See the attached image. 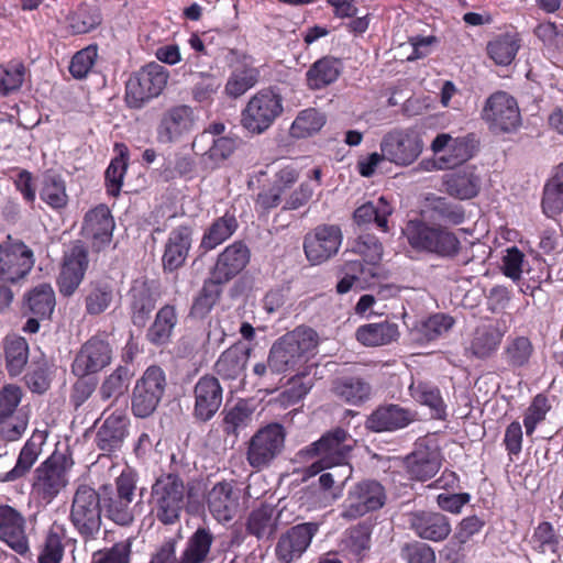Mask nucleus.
<instances>
[{
    "label": "nucleus",
    "instance_id": "393cba45",
    "mask_svg": "<svg viewBox=\"0 0 563 563\" xmlns=\"http://www.w3.org/2000/svg\"><path fill=\"white\" fill-rule=\"evenodd\" d=\"M206 501L208 510L217 521L228 522L238 512L240 493L232 482H219L207 493Z\"/></svg>",
    "mask_w": 563,
    "mask_h": 563
},
{
    "label": "nucleus",
    "instance_id": "2eb2a0df",
    "mask_svg": "<svg viewBox=\"0 0 563 563\" xmlns=\"http://www.w3.org/2000/svg\"><path fill=\"white\" fill-rule=\"evenodd\" d=\"M422 151V132L416 126L407 130H394L380 142V152L386 161L407 166L413 163Z\"/></svg>",
    "mask_w": 563,
    "mask_h": 563
},
{
    "label": "nucleus",
    "instance_id": "72a5a7b5",
    "mask_svg": "<svg viewBox=\"0 0 563 563\" xmlns=\"http://www.w3.org/2000/svg\"><path fill=\"white\" fill-rule=\"evenodd\" d=\"M393 212V205L385 196H382L357 207L353 213V220L360 227L374 223L379 231L387 233L389 232V217Z\"/></svg>",
    "mask_w": 563,
    "mask_h": 563
},
{
    "label": "nucleus",
    "instance_id": "49530a36",
    "mask_svg": "<svg viewBox=\"0 0 563 563\" xmlns=\"http://www.w3.org/2000/svg\"><path fill=\"white\" fill-rule=\"evenodd\" d=\"M25 308L37 318H47L55 307V292L49 284L32 288L24 297Z\"/></svg>",
    "mask_w": 563,
    "mask_h": 563
},
{
    "label": "nucleus",
    "instance_id": "473e14b6",
    "mask_svg": "<svg viewBox=\"0 0 563 563\" xmlns=\"http://www.w3.org/2000/svg\"><path fill=\"white\" fill-rule=\"evenodd\" d=\"M505 333L499 322L481 324L473 332L470 351L477 358H488L499 349Z\"/></svg>",
    "mask_w": 563,
    "mask_h": 563
},
{
    "label": "nucleus",
    "instance_id": "774afa93",
    "mask_svg": "<svg viewBox=\"0 0 563 563\" xmlns=\"http://www.w3.org/2000/svg\"><path fill=\"white\" fill-rule=\"evenodd\" d=\"M97 56V47L93 45H89L77 52L73 56L69 65V73L71 76L76 79L86 78L91 70Z\"/></svg>",
    "mask_w": 563,
    "mask_h": 563
},
{
    "label": "nucleus",
    "instance_id": "f8f14e48",
    "mask_svg": "<svg viewBox=\"0 0 563 563\" xmlns=\"http://www.w3.org/2000/svg\"><path fill=\"white\" fill-rule=\"evenodd\" d=\"M384 486L374 479H365L353 485L342 504L341 517L355 520L368 512L376 511L386 503Z\"/></svg>",
    "mask_w": 563,
    "mask_h": 563
},
{
    "label": "nucleus",
    "instance_id": "ddd939ff",
    "mask_svg": "<svg viewBox=\"0 0 563 563\" xmlns=\"http://www.w3.org/2000/svg\"><path fill=\"white\" fill-rule=\"evenodd\" d=\"M33 251L22 241L7 240L0 242V282L16 284L23 280L34 266Z\"/></svg>",
    "mask_w": 563,
    "mask_h": 563
},
{
    "label": "nucleus",
    "instance_id": "7ed1b4c3",
    "mask_svg": "<svg viewBox=\"0 0 563 563\" xmlns=\"http://www.w3.org/2000/svg\"><path fill=\"white\" fill-rule=\"evenodd\" d=\"M354 440L349 432L336 428L322 435L306 449V453L317 460L310 465L312 475L325 468L350 465L346 461L353 448Z\"/></svg>",
    "mask_w": 563,
    "mask_h": 563
},
{
    "label": "nucleus",
    "instance_id": "9b49d317",
    "mask_svg": "<svg viewBox=\"0 0 563 563\" xmlns=\"http://www.w3.org/2000/svg\"><path fill=\"white\" fill-rule=\"evenodd\" d=\"M22 389L16 385H5L0 389V438L7 442L18 441L29 424V415L19 405Z\"/></svg>",
    "mask_w": 563,
    "mask_h": 563
},
{
    "label": "nucleus",
    "instance_id": "58836bf2",
    "mask_svg": "<svg viewBox=\"0 0 563 563\" xmlns=\"http://www.w3.org/2000/svg\"><path fill=\"white\" fill-rule=\"evenodd\" d=\"M355 336L364 346H383L397 341L399 329L389 321L367 323L357 328Z\"/></svg>",
    "mask_w": 563,
    "mask_h": 563
},
{
    "label": "nucleus",
    "instance_id": "412c9836",
    "mask_svg": "<svg viewBox=\"0 0 563 563\" xmlns=\"http://www.w3.org/2000/svg\"><path fill=\"white\" fill-rule=\"evenodd\" d=\"M114 220L106 205L89 210L84 218L81 234L95 251H101L112 240Z\"/></svg>",
    "mask_w": 563,
    "mask_h": 563
},
{
    "label": "nucleus",
    "instance_id": "a18cd8bd",
    "mask_svg": "<svg viewBox=\"0 0 563 563\" xmlns=\"http://www.w3.org/2000/svg\"><path fill=\"white\" fill-rule=\"evenodd\" d=\"M239 224L234 214L225 213L212 222L205 232L200 246L205 251H211L230 239Z\"/></svg>",
    "mask_w": 563,
    "mask_h": 563
},
{
    "label": "nucleus",
    "instance_id": "c03bdc74",
    "mask_svg": "<svg viewBox=\"0 0 563 563\" xmlns=\"http://www.w3.org/2000/svg\"><path fill=\"white\" fill-rule=\"evenodd\" d=\"M363 258L365 268H376L377 278L379 277V262L383 257V244L376 235L371 233L360 234L347 250Z\"/></svg>",
    "mask_w": 563,
    "mask_h": 563
},
{
    "label": "nucleus",
    "instance_id": "5fc2aeb1",
    "mask_svg": "<svg viewBox=\"0 0 563 563\" xmlns=\"http://www.w3.org/2000/svg\"><path fill=\"white\" fill-rule=\"evenodd\" d=\"M7 369L11 376L22 373L29 357V345L24 338H7L4 344Z\"/></svg>",
    "mask_w": 563,
    "mask_h": 563
},
{
    "label": "nucleus",
    "instance_id": "bf43d9fd",
    "mask_svg": "<svg viewBox=\"0 0 563 563\" xmlns=\"http://www.w3.org/2000/svg\"><path fill=\"white\" fill-rule=\"evenodd\" d=\"M26 75V67L21 62H10L0 66V97L16 92L22 87Z\"/></svg>",
    "mask_w": 563,
    "mask_h": 563
},
{
    "label": "nucleus",
    "instance_id": "864d4df0",
    "mask_svg": "<svg viewBox=\"0 0 563 563\" xmlns=\"http://www.w3.org/2000/svg\"><path fill=\"white\" fill-rule=\"evenodd\" d=\"M371 530L362 523L349 529L341 542V551L354 561H361L369 549Z\"/></svg>",
    "mask_w": 563,
    "mask_h": 563
},
{
    "label": "nucleus",
    "instance_id": "4468645a",
    "mask_svg": "<svg viewBox=\"0 0 563 563\" xmlns=\"http://www.w3.org/2000/svg\"><path fill=\"white\" fill-rule=\"evenodd\" d=\"M165 385L163 369L158 366H150L133 388L131 409L134 416L139 418L151 416L163 397Z\"/></svg>",
    "mask_w": 563,
    "mask_h": 563
},
{
    "label": "nucleus",
    "instance_id": "a19ab883",
    "mask_svg": "<svg viewBox=\"0 0 563 563\" xmlns=\"http://www.w3.org/2000/svg\"><path fill=\"white\" fill-rule=\"evenodd\" d=\"M118 291L109 282L90 283L85 296V309L89 316L103 313L117 300Z\"/></svg>",
    "mask_w": 563,
    "mask_h": 563
},
{
    "label": "nucleus",
    "instance_id": "4be33fe9",
    "mask_svg": "<svg viewBox=\"0 0 563 563\" xmlns=\"http://www.w3.org/2000/svg\"><path fill=\"white\" fill-rule=\"evenodd\" d=\"M318 530L317 522H305L290 528L277 542V559L283 563H291L299 559L307 551Z\"/></svg>",
    "mask_w": 563,
    "mask_h": 563
},
{
    "label": "nucleus",
    "instance_id": "a211bd4d",
    "mask_svg": "<svg viewBox=\"0 0 563 563\" xmlns=\"http://www.w3.org/2000/svg\"><path fill=\"white\" fill-rule=\"evenodd\" d=\"M112 355V346L106 339L92 336L77 352L71 363V373L77 377L97 374L110 365Z\"/></svg>",
    "mask_w": 563,
    "mask_h": 563
},
{
    "label": "nucleus",
    "instance_id": "4c0bfd02",
    "mask_svg": "<svg viewBox=\"0 0 563 563\" xmlns=\"http://www.w3.org/2000/svg\"><path fill=\"white\" fill-rule=\"evenodd\" d=\"M344 276L336 285L339 294H346L352 288L365 289L376 284V268H365L360 261H347L343 268Z\"/></svg>",
    "mask_w": 563,
    "mask_h": 563
},
{
    "label": "nucleus",
    "instance_id": "a878e982",
    "mask_svg": "<svg viewBox=\"0 0 563 563\" xmlns=\"http://www.w3.org/2000/svg\"><path fill=\"white\" fill-rule=\"evenodd\" d=\"M194 416L200 421L210 420L222 404V388L218 378L202 376L195 386Z\"/></svg>",
    "mask_w": 563,
    "mask_h": 563
},
{
    "label": "nucleus",
    "instance_id": "ea45409f",
    "mask_svg": "<svg viewBox=\"0 0 563 563\" xmlns=\"http://www.w3.org/2000/svg\"><path fill=\"white\" fill-rule=\"evenodd\" d=\"M177 321L176 308L172 305L163 306L157 311L154 322L147 330V340L157 346L169 343Z\"/></svg>",
    "mask_w": 563,
    "mask_h": 563
},
{
    "label": "nucleus",
    "instance_id": "1a4fd4ad",
    "mask_svg": "<svg viewBox=\"0 0 563 563\" xmlns=\"http://www.w3.org/2000/svg\"><path fill=\"white\" fill-rule=\"evenodd\" d=\"M482 119L495 134L516 132L521 125L517 100L506 91L490 95L482 109Z\"/></svg>",
    "mask_w": 563,
    "mask_h": 563
},
{
    "label": "nucleus",
    "instance_id": "c85d7f7f",
    "mask_svg": "<svg viewBox=\"0 0 563 563\" xmlns=\"http://www.w3.org/2000/svg\"><path fill=\"white\" fill-rule=\"evenodd\" d=\"M46 441V433L44 431H34L31 438L22 446L16 463L12 470L0 475V482H14L24 477L36 463L41 452L42 445Z\"/></svg>",
    "mask_w": 563,
    "mask_h": 563
},
{
    "label": "nucleus",
    "instance_id": "338daca9",
    "mask_svg": "<svg viewBox=\"0 0 563 563\" xmlns=\"http://www.w3.org/2000/svg\"><path fill=\"white\" fill-rule=\"evenodd\" d=\"M550 409L551 405L549 404V399L545 395L538 394L532 399L523 418V424L528 435H531L534 432L536 427L545 419Z\"/></svg>",
    "mask_w": 563,
    "mask_h": 563
},
{
    "label": "nucleus",
    "instance_id": "13d9d810",
    "mask_svg": "<svg viewBox=\"0 0 563 563\" xmlns=\"http://www.w3.org/2000/svg\"><path fill=\"white\" fill-rule=\"evenodd\" d=\"M519 49V43L516 35L503 34L490 41L487 45V52L490 58L497 65H509Z\"/></svg>",
    "mask_w": 563,
    "mask_h": 563
},
{
    "label": "nucleus",
    "instance_id": "8fccbe9b",
    "mask_svg": "<svg viewBox=\"0 0 563 563\" xmlns=\"http://www.w3.org/2000/svg\"><path fill=\"white\" fill-rule=\"evenodd\" d=\"M40 198L53 210L64 209L68 203L64 178L57 174H46L41 183Z\"/></svg>",
    "mask_w": 563,
    "mask_h": 563
},
{
    "label": "nucleus",
    "instance_id": "9d476101",
    "mask_svg": "<svg viewBox=\"0 0 563 563\" xmlns=\"http://www.w3.org/2000/svg\"><path fill=\"white\" fill-rule=\"evenodd\" d=\"M285 430L279 423H269L257 430L247 442L246 461L261 471L272 464L282 453L285 444Z\"/></svg>",
    "mask_w": 563,
    "mask_h": 563
},
{
    "label": "nucleus",
    "instance_id": "09e8293b",
    "mask_svg": "<svg viewBox=\"0 0 563 563\" xmlns=\"http://www.w3.org/2000/svg\"><path fill=\"white\" fill-rule=\"evenodd\" d=\"M253 408L246 400L240 399L233 407L222 411V430L227 435L238 438L252 421Z\"/></svg>",
    "mask_w": 563,
    "mask_h": 563
},
{
    "label": "nucleus",
    "instance_id": "f3484780",
    "mask_svg": "<svg viewBox=\"0 0 563 563\" xmlns=\"http://www.w3.org/2000/svg\"><path fill=\"white\" fill-rule=\"evenodd\" d=\"M343 233L338 224H320L306 234L303 251L312 265H319L339 252Z\"/></svg>",
    "mask_w": 563,
    "mask_h": 563
},
{
    "label": "nucleus",
    "instance_id": "b1692460",
    "mask_svg": "<svg viewBox=\"0 0 563 563\" xmlns=\"http://www.w3.org/2000/svg\"><path fill=\"white\" fill-rule=\"evenodd\" d=\"M250 262V250L242 242L227 246L219 255L210 279L219 285L225 284L239 275Z\"/></svg>",
    "mask_w": 563,
    "mask_h": 563
},
{
    "label": "nucleus",
    "instance_id": "603ef678",
    "mask_svg": "<svg viewBox=\"0 0 563 563\" xmlns=\"http://www.w3.org/2000/svg\"><path fill=\"white\" fill-rule=\"evenodd\" d=\"M274 514L275 510L269 505H262L254 509L247 518L246 529L249 533L257 539H269L277 527Z\"/></svg>",
    "mask_w": 563,
    "mask_h": 563
},
{
    "label": "nucleus",
    "instance_id": "69168bd1",
    "mask_svg": "<svg viewBox=\"0 0 563 563\" xmlns=\"http://www.w3.org/2000/svg\"><path fill=\"white\" fill-rule=\"evenodd\" d=\"M532 542L534 550L539 553H545L550 551L555 556H559V539L553 526L550 522L543 521L538 525L532 536Z\"/></svg>",
    "mask_w": 563,
    "mask_h": 563
},
{
    "label": "nucleus",
    "instance_id": "6e6d98bb",
    "mask_svg": "<svg viewBox=\"0 0 563 563\" xmlns=\"http://www.w3.org/2000/svg\"><path fill=\"white\" fill-rule=\"evenodd\" d=\"M325 123L323 113L314 108H308L298 113L290 126L292 136L303 139L321 130Z\"/></svg>",
    "mask_w": 563,
    "mask_h": 563
},
{
    "label": "nucleus",
    "instance_id": "bb28decb",
    "mask_svg": "<svg viewBox=\"0 0 563 563\" xmlns=\"http://www.w3.org/2000/svg\"><path fill=\"white\" fill-rule=\"evenodd\" d=\"M443 185L451 197L467 200L478 195L482 178L475 165H463L444 175Z\"/></svg>",
    "mask_w": 563,
    "mask_h": 563
},
{
    "label": "nucleus",
    "instance_id": "c9c22d12",
    "mask_svg": "<svg viewBox=\"0 0 563 563\" xmlns=\"http://www.w3.org/2000/svg\"><path fill=\"white\" fill-rule=\"evenodd\" d=\"M191 245V230L188 227L174 229L166 243L163 255L165 269L174 271L181 266L188 255Z\"/></svg>",
    "mask_w": 563,
    "mask_h": 563
},
{
    "label": "nucleus",
    "instance_id": "4d7b16f0",
    "mask_svg": "<svg viewBox=\"0 0 563 563\" xmlns=\"http://www.w3.org/2000/svg\"><path fill=\"white\" fill-rule=\"evenodd\" d=\"M338 468L332 472L322 473L318 483L320 488L328 494L330 503L339 499L342 496L344 485L346 481L352 476V466L342 465L336 466Z\"/></svg>",
    "mask_w": 563,
    "mask_h": 563
},
{
    "label": "nucleus",
    "instance_id": "680f3d73",
    "mask_svg": "<svg viewBox=\"0 0 563 563\" xmlns=\"http://www.w3.org/2000/svg\"><path fill=\"white\" fill-rule=\"evenodd\" d=\"M131 372L126 366H118L109 376H107L99 389L102 400L118 398L128 388Z\"/></svg>",
    "mask_w": 563,
    "mask_h": 563
},
{
    "label": "nucleus",
    "instance_id": "7c9ffc66",
    "mask_svg": "<svg viewBox=\"0 0 563 563\" xmlns=\"http://www.w3.org/2000/svg\"><path fill=\"white\" fill-rule=\"evenodd\" d=\"M343 62L334 56H323L306 71V86L310 90H322L334 84L343 71Z\"/></svg>",
    "mask_w": 563,
    "mask_h": 563
},
{
    "label": "nucleus",
    "instance_id": "37998d69",
    "mask_svg": "<svg viewBox=\"0 0 563 563\" xmlns=\"http://www.w3.org/2000/svg\"><path fill=\"white\" fill-rule=\"evenodd\" d=\"M332 391L350 405H361L369 399L371 385L360 377H341L332 386Z\"/></svg>",
    "mask_w": 563,
    "mask_h": 563
},
{
    "label": "nucleus",
    "instance_id": "79ce46f5",
    "mask_svg": "<svg viewBox=\"0 0 563 563\" xmlns=\"http://www.w3.org/2000/svg\"><path fill=\"white\" fill-rule=\"evenodd\" d=\"M534 353L531 340L525 335L509 336L501 352V358L512 369L527 367Z\"/></svg>",
    "mask_w": 563,
    "mask_h": 563
},
{
    "label": "nucleus",
    "instance_id": "052dcab7",
    "mask_svg": "<svg viewBox=\"0 0 563 563\" xmlns=\"http://www.w3.org/2000/svg\"><path fill=\"white\" fill-rule=\"evenodd\" d=\"M221 294L220 285L208 279L203 283V286L190 308V316L194 318H205L213 308Z\"/></svg>",
    "mask_w": 563,
    "mask_h": 563
},
{
    "label": "nucleus",
    "instance_id": "f704fd0d",
    "mask_svg": "<svg viewBox=\"0 0 563 563\" xmlns=\"http://www.w3.org/2000/svg\"><path fill=\"white\" fill-rule=\"evenodd\" d=\"M250 350L242 345H232L221 353L214 364L216 373L224 380L244 377Z\"/></svg>",
    "mask_w": 563,
    "mask_h": 563
},
{
    "label": "nucleus",
    "instance_id": "6ab92c4d",
    "mask_svg": "<svg viewBox=\"0 0 563 563\" xmlns=\"http://www.w3.org/2000/svg\"><path fill=\"white\" fill-rule=\"evenodd\" d=\"M196 124L195 111L187 104H178L167 109L156 126V140L162 144L179 141L192 132Z\"/></svg>",
    "mask_w": 563,
    "mask_h": 563
},
{
    "label": "nucleus",
    "instance_id": "0e129e2a",
    "mask_svg": "<svg viewBox=\"0 0 563 563\" xmlns=\"http://www.w3.org/2000/svg\"><path fill=\"white\" fill-rule=\"evenodd\" d=\"M62 538V529L53 526L45 538L38 563H60L64 555Z\"/></svg>",
    "mask_w": 563,
    "mask_h": 563
},
{
    "label": "nucleus",
    "instance_id": "0eeeda50",
    "mask_svg": "<svg viewBox=\"0 0 563 563\" xmlns=\"http://www.w3.org/2000/svg\"><path fill=\"white\" fill-rule=\"evenodd\" d=\"M284 111L282 96L273 89H262L247 101L242 111V125L251 133L265 132Z\"/></svg>",
    "mask_w": 563,
    "mask_h": 563
},
{
    "label": "nucleus",
    "instance_id": "20e7f679",
    "mask_svg": "<svg viewBox=\"0 0 563 563\" xmlns=\"http://www.w3.org/2000/svg\"><path fill=\"white\" fill-rule=\"evenodd\" d=\"M185 497L186 488L179 476L162 475L152 486V510L161 522L172 525L179 519L185 507Z\"/></svg>",
    "mask_w": 563,
    "mask_h": 563
},
{
    "label": "nucleus",
    "instance_id": "dca6fc26",
    "mask_svg": "<svg viewBox=\"0 0 563 563\" xmlns=\"http://www.w3.org/2000/svg\"><path fill=\"white\" fill-rule=\"evenodd\" d=\"M137 476L132 470H124L115 479V493L104 504L107 516L120 526H129L134 519V499Z\"/></svg>",
    "mask_w": 563,
    "mask_h": 563
},
{
    "label": "nucleus",
    "instance_id": "de8ad7c7",
    "mask_svg": "<svg viewBox=\"0 0 563 563\" xmlns=\"http://www.w3.org/2000/svg\"><path fill=\"white\" fill-rule=\"evenodd\" d=\"M460 241L450 231L424 225V251L440 256H452L459 250Z\"/></svg>",
    "mask_w": 563,
    "mask_h": 563
},
{
    "label": "nucleus",
    "instance_id": "f257e3e1",
    "mask_svg": "<svg viewBox=\"0 0 563 563\" xmlns=\"http://www.w3.org/2000/svg\"><path fill=\"white\" fill-rule=\"evenodd\" d=\"M318 334L310 328L298 327L277 339L269 350L273 367L283 374L298 371L314 355Z\"/></svg>",
    "mask_w": 563,
    "mask_h": 563
},
{
    "label": "nucleus",
    "instance_id": "c756f323",
    "mask_svg": "<svg viewBox=\"0 0 563 563\" xmlns=\"http://www.w3.org/2000/svg\"><path fill=\"white\" fill-rule=\"evenodd\" d=\"M412 421L409 410L398 405L380 406L366 420V428L374 432L396 431Z\"/></svg>",
    "mask_w": 563,
    "mask_h": 563
},
{
    "label": "nucleus",
    "instance_id": "f03ea898",
    "mask_svg": "<svg viewBox=\"0 0 563 563\" xmlns=\"http://www.w3.org/2000/svg\"><path fill=\"white\" fill-rule=\"evenodd\" d=\"M69 467L63 455H52L42 462L33 473L31 497L43 507L52 501L67 487Z\"/></svg>",
    "mask_w": 563,
    "mask_h": 563
},
{
    "label": "nucleus",
    "instance_id": "aec40b11",
    "mask_svg": "<svg viewBox=\"0 0 563 563\" xmlns=\"http://www.w3.org/2000/svg\"><path fill=\"white\" fill-rule=\"evenodd\" d=\"M87 250L79 243L74 244L64 254L56 284L62 296L70 297L84 280L88 268Z\"/></svg>",
    "mask_w": 563,
    "mask_h": 563
},
{
    "label": "nucleus",
    "instance_id": "39448f33",
    "mask_svg": "<svg viewBox=\"0 0 563 563\" xmlns=\"http://www.w3.org/2000/svg\"><path fill=\"white\" fill-rule=\"evenodd\" d=\"M169 78L166 67L150 63L129 78L125 85V101L130 108L140 109L165 89Z\"/></svg>",
    "mask_w": 563,
    "mask_h": 563
},
{
    "label": "nucleus",
    "instance_id": "5701e85b",
    "mask_svg": "<svg viewBox=\"0 0 563 563\" xmlns=\"http://www.w3.org/2000/svg\"><path fill=\"white\" fill-rule=\"evenodd\" d=\"M0 541L20 555L30 551L25 519L9 505L0 506Z\"/></svg>",
    "mask_w": 563,
    "mask_h": 563
},
{
    "label": "nucleus",
    "instance_id": "2f4dec72",
    "mask_svg": "<svg viewBox=\"0 0 563 563\" xmlns=\"http://www.w3.org/2000/svg\"><path fill=\"white\" fill-rule=\"evenodd\" d=\"M128 434V419L122 412H113L103 421L96 434V445L104 453L119 450Z\"/></svg>",
    "mask_w": 563,
    "mask_h": 563
},
{
    "label": "nucleus",
    "instance_id": "423d86ee",
    "mask_svg": "<svg viewBox=\"0 0 563 563\" xmlns=\"http://www.w3.org/2000/svg\"><path fill=\"white\" fill-rule=\"evenodd\" d=\"M69 520L85 539H95L101 528L100 497L89 485H79L73 496Z\"/></svg>",
    "mask_w": 563,
    "mask_h": 563
},
{
    "label": "nucleus",
    "instance_id": "6e6552de",
    "mask_svg": "<svg viewBox=\"0 0 563 563\" xmlns=\"http://www.w3.org/2000/svg\"><path fill=\"white\" fill-rule=\"evenodd\" d=\"M431 150L437 157L424 162V170L450 169L471 159L477 152V142L472 134L452 139L442 133L433 140Z\"/></svg>",
    "mask_w": 563,
    "mask_h": 563
},
{
    "label": "nucleus",
    "instance_id": "cd10ccee",
    "mask_svg": "<svg viewBox=\"0 0 563 563\" xmlns=\"http://www.w3.org/2000/svg\"><path fill=\"white\" fill-rule=\"evenodd\" d=\"M128 296L133 324L136 327L145 325L157 300V294L153 284L143 278L135 279Z\"/></svg>",
    "mask_w": 563,
    "mask_h": 563
},
{
    "label": "nucleus",
    "instance_id": "e433bc0d",
    "mask_svg": "<svg viewBox=\"0 0 563 563\" xmlns=\"http://www.w3.org/2000/svg\"><path fill=\"white\" fill-rule=\"evenodd\" d=\"M214 536L207 527H199L186 541L180 563H208Z\"/></svg>",
    "mask_w": 563,
    "mask_h": 563
},
{
    "label": "nucleus",
    "instance_id": "3c124183",
    "mask_svg": "<svg viewBox=\"0 0 563 563\" xmlns=\"http://www.w3.org/2000/svg\"><path fill=\"white\" fill-rule=\"evenodd\" d=\"M541 206L549 218L563 211V164L558 166L555 174L547 181Z\"/></svg>",
    "mask_w": 563,
    "mask_h": 563
},
{
    "label": "nucleus",
    "instance_id": "e2e57ef3",
    "mask_svg": "<svg viewBox=\"0 0 563 563\" xmlns=\"http://www.w3.org/2000/svg\"><path fill=\"white\" fill-rule=\"evenodd\" d=\"M258 80V71L255 68L235 70L229 77L225 92L230 97L238 98L254 87Z\"/></svg>",
    "mask_w": 563,
    "mask_h": 563
}]
</instances>
